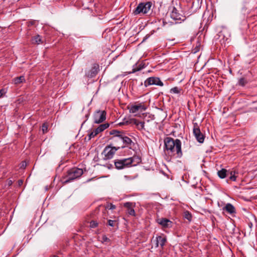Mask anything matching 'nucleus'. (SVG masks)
Here are the masks:
<instances>
[{"label":"nucleus","instance_id":"473e14b6","mask_svg":"<svg viewBox=\"0 0 257 257\" xmlns=\"http://www.w3.org/2000/svg\"><path fill=\"white\" fill-rule=\"evenodd\" d=\"M116 221L115 220H108V225L110 226H114L115 225Z\"/></svg>","mask_w":257,"mask_h":257},{"label":"nucleus","instance_id":"a19ab883","mask_svg":"<svg viewBox=\"0 0 257 257\" xmlns=\"http://www.w3.org/2000/svg\"><path fill=\"white\" fill-rule=\"evenodd\" d=\"M18 182H19V185H22L23 184V181L22 180H19Z\"/></svg>","mask_w":257,"mask_h":257},{"label":"nucleus","instance_id":"423d86ee","mask_svg":"<svg viewBox=\"0 0 257 257\" xmlns=\"http://www.w3.org/2000/svg\"><path fill=\"white\" fill-rule=\"evenodd\" d=\"M120 148V147H113L109 145L105 147L102 154H104L105 159H110L113 157L116 151Z\"/></svg>","mask_w":257,"mask_h":257},{"label":"nucleus","instance_id":"5701e85b","mask_svg":"<svg viewBox=\"0 0 257 257\" xmlns=\"http://www.w3.org/2000/svg\"><path fill=\"white\" fill-rule=\"evenodd\" d=\"M25 80V77L23 76H21L20 77H17L15 78L13 81L15 84H19L21 83L24 82Z\"/></svg>","mask_w":257,"mask_h":257},{"label":"nucleus","instance_id":"c9c22d12","mask_svg":"<svg viewBox=\"0 0 257 257\" xmlns=\"http://www.w3.org/2000/svg\"><path fill=\"white\" fill-rule=\"evenodd\" d=\"M141 69H142L141 68H137V69L134 68L133 69V70H132V72L131 73H135V72H137L138 71H139V70H141Z\"/></svg>","mask_w":257,"mask_h":257},{"label":"nucleus","instance_id":"412c9836","mask_svg":"<svg viewBox=\"0 0 257 257\" xmlns=\"http://www.w3.org/2000/svg\"><path fill=\"white\" fill-rule=\"evenodd\" d=\"M139 121H138V120H137L136 118H132L126 121L125 122H120L119 123V125H121L122 124H135L137 126Z\"/></svg>","mask_w":257,"mask_h":257},{"label":"nucleus","instance_id":"2eb2a0df","mask_svg":"<svg viewBox=\"0 0 257 257\" xmlns=\"http://www.w3.org/2000/svg\"><path fill=\"white\" fill-rule=\"evenodd\" d=\"M156 247H158L160 244L161 248L163 249L166 242L167 241V239L165 237L158 236L156 237Z\"/></svg>","mask_w":257,"mask_h":257},{"label":"nucleus","instance_id":"ea45409f","mask_svg":"<svg viewBox=\"0 0 257 257\" xmlns=\"http://www.w3.org/2000/svg\"><path fill=\"white\" fill-rule=\"evenodd\" d=\"M13 184V181L11 180L8 181V185L11 186Z\"/></svg>","mask_w":257,"mask_h":257},{"label":"nucleus","instance_id":"37998d69","mask_svg":"<svg viewBox=\"0 0 257 257\" xmlns=\"http://www.w3.org/2000/svg\"><path fill=\"white\" fill-rule=\"evenodd\" d=\"M98 208L96 209V210H95V212H97L98 211Z\"/></svg>","mask_w":257,"mask_h":257},{"label":"nucleus","instance_id":"f03ea898","mask_svg":"<svg viewBox=\"0 0 257 257\" xmlns=\"http://www.w3.org/2000/svg\"><path fill=\"white\" fill-rule=\"evenodd\" d=\"M83 171L82 169L73 168L68 170L67 175L63 177V184L68 183L82 176Z\"/></svg>","mask_w":257,"mask_h":257},{"label":"nucleus","instance_id":"58836bf2","mask_svg":"<svg viewBox=\"0 0 257 257\" xmlns=\"http://www.w3.org/2000/svg\"><path fill=\"white\" fill-rule=\"evenodd\" d=\"M29 26H30V25L32 26V25H34L35 21H30V22H29Z\"/></svg>","mask_w":257,"mask_h":257},{"label":"nucleus","instance_id":"393cba45","mask_svg":"<svg viewBox=\"0 0 257 257\" xmlns=\"http://www.w3.org/2000/svg\"><path fill=\"white\" fill-rule=\"evenodd\" d=\"M248 82V80H247L244 77H241L239 79L238 84L241 86H245Z\"/></svg>","mask_w":257,"mask_h":257},{"label":"nucleus","instance_id":"c756f323","mask_svg":"<svg viewBox=\"0 0 257 257\" xmlns=\"http://www.w3.org/2000/svg\"><path fill=\"white\" fill-rule=\"evenodd\" d=\"M98 222L95 220H91L90 222V228H95L98 226Z\"/></svg>","mask_w":257,"mask_h":257},{"label":"nucleus","instance_id":"9b49d317","mask_svg":"<svg viewBox=\"0 0 257 257\" xmlns=\"http://www.w3.org/2000/svg\"><path fill=\"white\" fill-rule=\"evenodd\" d=\"M152 85L163 86L164 84L159 77H150L145 81L144 85L146 87H147Z\"/></svg>","mask_w":257,"mask_h":257},{"label":"nucleus","instance_id":"79ce46f5","mask_svg":"<svg viewBox=\"0 0 257 257\" xmlns=\"http://www.w3.org/2000/svg\"><path fill=\"white\" fill-rule=\"evenodd\" d=\"M26 166V163L25 162H22V167H25Z\"/></svg>","mask_w":257,"mask_h":257},{"label":"nucleus","instance_id":"0eeeda50","mask_svg":"<svg viewBox=\"0 0 257 257\" xmlns=\"http://www.w3.org/2000/svg\"><path fill=\"white\" fill-rule=\"evenodd\" d=\"M119 139L122 141V145L120 146V148L123 149L124 148H128L130 149H134L135 146V144L132 140L127 136L123 135L119 136Z\"/></svg>","mask_w":257,"mask_h":257},{"label":"nucleus","instance_id":"ddd939ff","mask_svg":"<svg viewBox=\"0 0 257 257\" xmlns=\"http://www.w3.org/2000/svg\"><path fill=\"white\" fill-rule=\"evenodd\" d=\"M123 206L127 209V212L129 215L133 216L136 215V213L134 209V207L135 206V203L127 202L123 203Z\"/></svg>","mask_w":257,"mask_h":257},{"label":"nucleus","instance_id":"c03bdc74","mask_svg":"<svg viewBox=\"0 0 257 257\" xmlns=\"http://www.w3.org/2000/svg\"><path fill=\"white\" fill-rule=\"evenodd\" d=\"M90 180H91V179H88V180H87V182H88V181H90Z\"/></svg>","mask_w":257,"mask_h":257},{"label":"nucleus","instance_id":"6e6552de","mask_svg":"<svg viewBox=\"0 0 257 257\" xmlns=\"http://www.w3.org/2000/svg\"><path fill=\"white\" fill-rule=\"evenodd\" d=\"M130 160L127 158L115 160L114 163L115 168L118 170L123 169L131 167Z\"/></svg>","mask_w":257,"mask_h":257},{"label":"nucleus","instance_id":"7c9ffc66","mask_svg":"<svg viewBox=\"0 0 257 257\" xmlns=\"http://www.w3.org/2000/svg\"><path fill=\"white\" fill-rule=\"evenodd\" d=\"M42 131L43 134H45L48 131V124L46 123H44L42 125Z\"/></svg>","mask_w":257,"mask_h":257},{"label":"nucleus","instance_id":"4be33fe9","mask_svg":"<svg viewBox=\"0 0 257 257\" xmlns=\"http://www.w3.org/2000/svg\"><path fill=\"white\" fill-rule=\"evenodd\" d=\"M32 43L36 44H40L43 43L41 37L40 35H38L32 39Z\"/></svg>","mask_w":257,"mask_h":257},{"label":"nucleus","instance_id":"a878e982","mask_svg":"<svg viewBox=\"0 0 257 257\" xmlns=\"http://www.w3.org/2000/svg\"><path fill=\"white\" fill-rule=\"evenodd\" d=\"M182 91V89L178 87H174L171 88L170 90V92L172 94H180Z\"/></svg>","mask_w":257,"mask_h":257},{"label":"nucleus","instance_id":"20e7f679","mask_svg":"<svg viewBox=\"0 0 257 257\" xmlns=\"http://www.w3.org/2000/svg\"><path fill=\"white\" fill-rule=\"evenodd\" d=\"M151 6V2L141 3L134 11V14L135 15H138L141 13L144 14H147L150 11Z\"/></svg>","mask_w":257,"mask_h":257},{"label":"nucleus","instance_id":"6ab92c4d","mask_svg":"<svg viewBox=\"0 0 257 257\" xmlns=\"http://www.w3.org/2000/svg\"><path fill=\"white\" fill-rule=\"evenodd\" d=\"M123 133L121 132L116 130H112L109 132V134L110 135H113V137L112 138V139L114 140L115 141H116V139H119V136H122Z\"/></svg>","mask_w":257,"mask_h":257},{"label":"nucleus","instance_id":"f3484780","mask_svg":"<svg viewBox=\"0 0 257 257\" xmlns=\"http://www.w3.org/2000/svg\"><path fill=\"white\" fill-rule=\"evenodd\" d=\"M238 173L235 170L228 171L227 176H229V179L232 181H235L237 177Z\"/></svg>","mask_w":257,"mask_h":257},{"label":"nucleus","instance_id":"c85d7f7f","mask_svg":"<svg viewBox=\"0 0 257 257\" xmlns=\"http://www.w3.org/2000/svg\"><path fill=\"white\" fill-rule=\"evenodd\" d=\"M145 126V122L144 121H139L137 128L139 130H143L144 129Z\"/></svg>","mask_w":257,"mask_h":257},{"label":"nucleus","instance_id":"f704fd0d","mask_svg":"<svg viewBox=\"0 0 257 257\" xmlns=\"http://www.w3.org/2000/svg\"><path fill=\"white\" fill-rule=\"evenodd\" d=\"M6 92L5 89H1L0 90V98L3 97L6 93Z\"/></svg>","mask_w":257,"mask_h":257},{"label":"nucleus","instance_id":"72a5a7b5","mask_svg":"<svg viewBox=\"0 0 257 257\" xmlns=\"http://www.w3.org/2000/svg\"><path fill=\"white\" fill-rule=\"evenodd\" d=\"M106 208L108 209H114L115 208V206L114 205H113V204L112 203H110L109 204L107 205V206L106 207Z\"/></svg>","mask_w":257,"mask_h":257},{"label":"nucleus","instance_id":"f8f14e48","mask_svg":"<svg viewBox=\"0 0 257 257\" xmlns=\"http://www.w3.org/2000/svg\"><path fill=\"white\" fill-rule=\"evenodd\" d=\"M99 67L98 64H94L91 69L86 73V76L88 78H92L95 77L99 70Z\"/></svg>","mask_w":257,"mask_h":257},{"label":"nucleus","instance_id":"2f4dec72","mask_svg":"<svg viewBox=\"0 0 257 257\" xmlns=\"http://www.w3.org/2000/svg\"><path fill=\"white\" fill-rule=\"evenodd\" d=\"M234 236L238 237L239 232L237 231V230L235 229V226H233L232 228V231L230 232Z\"/></svg>","mask_w":257,"mask_h":257},{"label":"nucleus","instance_id":"e433bc0d","mask_svg":"<svg viewBox=\"0 0 257 257\" xmlns=\"http://www.w3.org/2000/svg\"><path fill=\"white\" fill-rule=\"evenodd\" d=\"M102 240L103 241H107L109 240V238H107L106 236L104 235L102 236Z\"/></svg>","mask_w":257,"mask_h":257},{"label":"nucleus","instance_id":"4c0bfd02","mask_svg":"<svg viewBox=\"0 0 257 257\" xmlns=\"http://www.w3.org/2000/svg\"><path fill=\"white\" fill-rule=\"evenodd\" d=\"M209 11H205L203 14V17L204 18L206 14H209Z\"/></svg>","mask_w":257,"mask_h":257},{"label":"nucleus","instance_id":"b1692460","mask_svg":"<svg viewBox=\"0 0 257 257\" xmlns=\"http://www.w3.org/2000/svg\"><path fill=\"white\" fill-rule=\"evenodd\" d=\"M128 109H129L130 112L132 113H135L139 111L138 107H137V105H132L130 106H128Z\"/></svg>","mask_w":257,"mask_h":257},{"label":"nucleus","instance_id":"f257e3e1","mask_svg":"<svg viewBox=\"0 0 257 257\" xmlns=\"http://www.w3.org/2000/svg\"><path fill=\"white\" fill-rule=\"evenodd\" d=\"M164 143L163 151L167 160L170 161L172 158H181L182 157V143L180 140L166 137L164 140Z\"/></svg>","mask_w":257,"mask_h":257},{"label":"nucleus","instance_id":"aec40b11","mask_svg":"<svg viewBox=\"0 0 257 257\" xmlns=\"http://www.w3.org/2000/svg\"><path fill=\"white\" fill-rule=\"evenodd\" d=\"M228 171L225 169H222L217 172L218 177L221 179H224L227 176Z\"/></svg>","mask_w":257,"mask_h":257},{"label":"nucleus","instance_id":"dca6fc26","mask_svg":"<svg viewBox=\"0 0 257 257\" xmlns=\"http://www.w3.org/2000/svg\"><path fill=\"white\" fill-rule=\"evenodd\" d=\"M128 160H130L129 162H131L129 163L130 166H135L141 162V158L137 156H134L132 157L128 158Z\"/></svg>","mask_w":257,"mask_h":257},{"label":"nucleus","instance_id":"9d476101","mask_svg":"<svg viewBox=\"0 0 257 257\" xmlns=\"http://www.w3.org/2000/svg\"><path fill=\"white\" fill-rule=\"evenodd\" d=\"M193 133L197 141L199 143H203L204 141L205 136L201 132L197 123L194 124Z\"/></svg>","mask_w":257,"mask_h":257},{"label":"nucleus","instance_id":"cd10ccee","mask_svg":"<svg viewBox=\"0 0 257 257\" xmlns=\"http://www.w3.org/2000/svg\"><path fill=\"white\" fill-rule=\"evenodd\" d=\"M137 106L138 107V109L140 112L144 111L147 109V107L142 103L137 104Z\"/></svg>","mask_w":257,"mask_h":257},{"label":"nucleus","instance_id":"39448f33","mask_svg":"<svg viewBox=\"0 0 257 257\" xmlns=\"http://www.w3.org/2000/svg\"><path fill=\"white\" fill-rule=\"evenodd\" d=\"M106 112L104 110H97L93 115V122L95 123H100L106 119Z\"/></svg>","mask_w":257,"mask_h":257},{"label":"nucleus","instance_id":"a211bd4d","mask_svg":"<svg viewBox=\"0 0 257 257\" xmlns=\"http://www.w3.org/2000/svg\"><path fill=\"white\" fill-rule=\"evenodd\" d=\"M224 211L227 212L232 214L235 212V209L234 207L230 203H227L226 205L223 208Z\"/></svg>","mask_w":257,"mask_h":257},{"label":"nucleus","instance_id":"bb28decb","mask_svg":"<svg viewBox=\"0 0 257 257\" xmlns=\"http://www.w3.org/2000/svg\"><path fill=\"white\" fill-rule=\"evenodd\" d=\"M184 217L185 219L190 221L192 219V215L189 211H186L184 212Z\"/></svg>","mask_w":257,"mask_h":257},{"label":"nucleus","instance_id":"1a4fd4ad","mask_svg":"<svg viewBox=\"0 0 257 257\" xmlns=\"http://www.w3.org/2000/svg\"><path fill=\"white\" fill-rule=\"evenodd\" d=\"M109 126V124L108 123H105L99 125L96 128L94 129L92 132H91L88 135V140H91L92 138L95 137L99 133L104 131L105 129L108 128Z\"/></svg>","mask_w":257,"mask_h":257},{"label":"nucleus","instance_id":"7ed1b4c3","mask_svg":"<svg viewBox=\"0 0 257 257\" xmlns=\"http://www.w3.org/2000/svg\"><path fill=\"white\" fill-rule=\"evenodd\" d=\"M170 16L172 19L177 21L176 23H180L181 21H184L186 19L182 10L180 3L176 4V6L172 7Z\"/></svg>","mask_w":257,"mask_h":257},{"label":"nucleus","instance_id":"4468645a","mask_svg":"<svg viewBox=\"0 0 257 257\" xmlns=\"http://www.w3.org/2000/svg\"><path fill=\"white\" fill-rule=\"evenodd\" d=\"M158 223L165 228H170L172 226V222L165 218L158 219Z\"/></svg>","mask_w":257,"mask_h":257}]
</instances>
